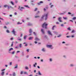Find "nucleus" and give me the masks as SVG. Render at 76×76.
I'll use <instances>...</instances> for the list:
<instances>
[{
    "label": "nucleus",
    "mask_w": 76,
    "mask_h": 76,
    "mask_svg": "<svg viewBox=\"0 0 76 76\" xmlns=\"http://www.w3.org/2000/svg\"><path fill=\"white\" fill-rule=\"evenodd\" d=\"M37 10H38V8H36L35 9V10H34V11H37Z\"/></svg>",
    "instance_id": "nucleus-34"
},
{
    "label": "nucleus",
    "mask_w": 76,
    "mask_h": 76,
    "mask_svg": "<svg viewBox=\"0 0 76 76\" xmlns=\"http://www.w3.org/2000/svg\"><path fill=\"white\" fill-rule=\"evenodd\" d=\"M25 69H27V70H28V69H29L28 67L27 66H26L25 67Z\"/></svg>",
    "instance_id": "nucleus-26"
},
{
    "label": "nucleus",
    "mask_w": 76,
    "mask_h": 76,
    "mask_svg": "<svg viewBox=\"0 0 76 76\" xmlns=\"http://www.w3.org/2000/svg\"><path fill=\"white\" fill-rule=\"evenodd\" d=\"M29 49H27L26 50V51H27V52H29Z\"/></svg>",
    "instance_id": "nucleus-43"
},
{
    "label": "nucleus",
    "mask_w": 76,
    "mask_h": 76,
    "mask_svg": "<svg viewBox=\"0 0 76 76\" xmlns=\"http://www.w3.org/2000/svg\"><path fill=\"white\" fill-rule=\"evenodd\" d=\"M19 52H20V51H17V53H18Z\"/></svg>",
    "instance_id": "nucleus-44"
},
{
    "label": "nucleus",
    "mask_w": 76,
    "mask_h": 76,
    "mask_svg": "<svg viewBox=\"0 0 76 76\" xmlns=\"http://www.w3.org/2000/svg\"><path fill=\"white\" fill-rule=\"evenodd\" d=\"M10 39L11 40H12V39H13V38H11Z\"/></svg>",
    "instance_id": "nucleus-55"
},
{
    "label": "nucleus",
    "mask_w": 76,
    "mask_h": 76,
    "mask_svg": "<svg viewBox=\"0 0 76 76\" xmlns=\"http://www.w3.org/2000/svg\"><path fill=\"white\" fill-rule=\"evenodd\" d=\"M64 25H63V24H61V26H64Z\"/></svg>",
    "instance_id": "nucleus-52"
},
{
    "label": "nucleus",
    "mask_w": 76,
    "mask_h": 76,
    "mask_svg": "<svg viewBox=\"0 0 76 76\" xmlns=\"http://www.w3.org/2000/svg\"><path fill=\"white\" fill-rule=\"evenodd\" d=\"M15 69H17V68H18V65H16V66L15 67Z\"/></svg>",
    "instance_id": "nucleus-27"
},
{
    "label": "nucleus",
    "mask_w": 76,
    "mask_h": 76,
    "mask_svg": "<svg viewBox=\"0 0 76 76\" xmlns=\"http://www.w3.org/2000/svg\"><path fill=\"white\" fill-rule=\"evenodd\" d=\"M13 76H16V74H15V72L13 73Z\"/></svg>",
    "instance_id": "nucleus-31"
},
{
    "label": "nucleus",
    "mask_w": 76,
    "mask_h": 76,
    "mask_svg": "<svg viewBox=\"0 0 76 76\" xmlns=\"http://www.w3.org/2000/svg\"><path fill=\"white\" fill-rule=\"evenodd\" d=\"M33 76V75H29V76Z\"/></svg>",
    "instance_id": "nucleus-59"
},
{
    "label": "nucleus",
    "mask_w": 76,
    "mask_h": 76,
    "mask_svg": "<svg viewBox=\"0 0 76 76\" xmlns=\"http://www.w3.org/2000/svg\"><path fill=\"white\" fill-rule=\"evenodd\" d=\"M12 64V62L10 63V65H11Z\"/></svg>",
    "instance_id": "nucleus-51"
},
{
    "label": "nucleus",
    "mask_w": 76,
    "mask_h": 76,
    "mask_svg": "<svg viewBox=\"0 0 76 76\" xmlns=\"http://www.w3.org/2000/svg\"><path fill=\"white\" fill-rule=\"evenodd\" d=\"M24 74H26V72H24Z\"/></svg>",
    "instance_id": "nucleus-64"
},
{
    "label": "nucleus",
    "mask_w": 76,
    "mask_h": 76,
    "mask_svg": "<svg viewBox=\"0 0 76 76\" xmlns=\"http://www.w3.org/2000/svg\"><path fill=\"white\" fill-rule=\"evenodd\" d=\"M8 24H9V22H7V23H6V25H8Z\"/></svg>",
    "instance_id": "nucleus-29"
},
{
    "label": "nucleus",
    "mask_w": 76,
    "mask_h": 76,
    "mask_svg": "<svg viewBox=\"0 0 76 76\" xmlns=\"http://www.w3.org/2000/svg\"><path fill=\"white\" fill-rule=\"evenodd\" d=\"M56 26H53V27L52 28V30H54V28Z\"/></svg>",
    "instance_id": "nucleus-36"
},
{
    "label": "nucleus",
    "mask_w": 76,
    "mask_h": 76,
    "mask_svg": "<svg viewBox=\"0 0 76 76\" xmlns=\"http://www.w3.org/2000/svg\"><path fill=\"white\" fill-rule=\"evenodd\" d=\"M28 26H32V24H31L30 23H28Z\"/></svg>",
    "instance_id": "nucleus-15"
},
{
    "label": "nucleus",
    "mask_w": 76,
    "mask_h": 76,
    "mask_svg": "<svg viewBox=\"0 0 76 76\" xmlns=\"http://www.w3.org/2000/svg\"><path fill=\"white\" fill-rule=\"evenodd\" d=\"M5 69H2L1 70V72H3V71H4L5 70Z\"/></svg>",
    "instance_id": "nucleus-35"
},
{
    "label": "nucleus",
    "mask_w": 76,
    "mask_h": 76,
    "mask_svg": "<svg viewBox=\"0 0 76 76\" xmlns=\"http://www.w3.org/2000/svg\"><path fill=\"white\" fill-rule=\"evenodd\" d=\"M58 20L60 22H62L63 21L61 20V19H62V18L61 17H59L58 18Z\"/></svg>",
    "instance_id": "nucleus-4"
},
{
    "label": "nucleus",
    "mask_w": 76,
    "mask_h": 76,
    "mask_svg": "<svg viewBox=\"0 0 76 76\" xmlns=\"http://www.w3.org/2000/svg\"><path fill=\"white\" fill-rule=\"evenodd\" d=\"M13 50V48H11L9 50V51H11V50Z\"/></svg>",
    "instance_id": "nucleus-23"
},
{
    "label": "nucleus",
    "mask_w": 76,
    "mask_h": 76,
    "mask_svg": "<svg viewBox=\"0 0 76 76\" xmlns=\"http://www.w3.org/2000/svg\"><path fill=\"white\" fill-rule=\"evenodd\" d=\"M37 67L38 69H40V67H39V66H38Z\"/></svg>",
    "instance_id": "nucleus-53"
},
{
    "label": "nucleus",
    "mask_w": 76,
    "mask_h": 76,
    "mask_svg": "<svg viewBox=\"0 0 76 76\" xmlns=\"http://www.w3.org/2000/svg\"><path fill=\"white\" fill-rule=\"evenodd\" d=\"M37 58H38V59H39V58H40V57H37Z\"/></svg>",
    "instance_id": "nucleus-61"
},
{
    "label": "nucleus",
    "mask_w": 76,
    "mask_h": 76,
    "mask_svg": "<svg viewBox=\"0 0 76 76\" xmlns=\"http://www.w3.org/2000/svg\"><path fill=\"white\" fill-rule=\"evenodd\" d=\"M47 47L48 48H51L52 47V45H47Z\"/></svg>",
    "instance_id": "nucleus-7"
},
{
    "label": "nucleus",
    "mask_w": 76,
    "mask_h": 76,
    "mask_svg": "<svg viewBox=\"0 0 76 76\" xmlns=\"http://www.w3.org/2000/svg\"><path fill=\"white\" fill-rule=\"evenodd\" d=\"M39 16H37L35 17V18H39Z\"/></svg>",
    "instance_id": "nucleus-37"
},
{
    "label": "nucleus",
    "mask_w": 76,
    "mask_h": 76,
    "mask_svg": "<svg viewBox=\"0 0 76 76\" xmlns=\"http://www.w3.org/2000/svg\"><path fill=\"white\" fill-rule=\"evenodd\" d=\"M62 44H65V42H62Z\"/></svg>",
    "instance_id": "nucleus-58"
},
{
    "label": "nucleus",
    "mask_w": 76,
    "mask_h": 76,
    "mask_svg": "<svg viewBox=\"0 0 76 76\" xmlns=\"http://www.w3.org/2000/svg\"><path fill=\"white\" fill-rule=\"evenodd\" d=\"M56 24H59V23L58 22H57L56 23Z\"/></svg>",
    "instance_id": "nucleus-50"
},
{
    "label": "nucleus",
    "mask_w": 76,
    "mask_h": 76,
    "mask_svg": "<svg viewBox=\"0 0 76 76\" xmlns=\"http://www.w3.org/2000/svg\"><path fill=\"white\" fill-rule=\"evenodd\" d=\"M48 13L47 14L44 15H42V19H43L44 17H45V20H47V18H48Z\"/></svg>",
    "instance_id": "nucleus-1"
},
{
    "label": "nucleus",
    "mask_w": 76,
    "mask_h": 76,
    "mask_svg": "<svg viewBox=\"0 0 76 76\" xmlns=\"http://www.w3.org/2000/svg\"><path fill=\"white\" fill-rule=\"evenodd\" d=\"M73 20H75V19H76V17H74L72 18Z\"/></svg>",
    "instance_id": "nucleus-30"
},
{
    "label": "nucleus",
    "mask_w": 76,
    "mask_h": 76,
    "mask_svg": "<svg viewBox=\"0 0 76 76\" xmlns=\"http://www.w3.org/2000/svg\"><path fill=\"white\" fill-rule=\"evenodd\" d=\"M33 34H34V35H37V34H36V33H35V32H34Z\"/></svg>",
    "instance_id": "nucleus-40"
},
{
    "label": "nucleus",
    "mask_w": 76,
    "mask_h": 76,
    "mask_svg": "<svg viewBox=\"0 0 76 76\" xmlns=\"http://www.w3.org/2000/svg\"><path fill=\"white\" fill-rule=\"evenodd\" d=\"M75 32V30H73L72 31V33H73V32Z\"/></svg>",
    "instance_id": "nucleus-39"
},
{
    "label": "nucleus",
    "mask_w": 76,
    "mask_h": 76,
    "mask_svg": "<svg viewBox=\"0 0 76 76\" xmlns=\"http://www.w3.org/2000/svg\"><path fill=\"white\" fill-rule=\"evenodd\" d=\"M21 75H22L23 74V72H21L20 73Z\"/></svg>",
    "instance_id": "nucleus-48"
},
{
    "label": "nucleus",
    "mask_w": 76,
    "mask_h": 76,
    "mask_svg": "<svg viewBox=\"0 0 76 76\" xmlns=\"http://www.w3.org/2000/svg\"><path fill=\"white\" fill-rule=\"evenodd\" d=\"M53 6H54V5H52L50 7V8H52V7H53Z\"/></svg>",
    "instance_id": "nucleus-42"
},
{
    "label": "nucleus",
    "mask_w": 76,
    "mask_h": 76,
    "mask_svg": "<svg viewBox=\"0 0 76 76\" xmlns=\"http://www.w3.org/2000/svg\"><path fill=\"white\" fill-rule=\"evenodd\" d=\"M14 14L15 15H17V13L16 12H15Z\"/></svg>",
    "instance_id": "nucleus-54"
},
{
    "label": "nucleus",
    "mask_w": 76,
    "mask_h": 76,
    "mask_svg": "<svg viewBox=\"0 0 76 76\" xmlns=\"http://www.w3.org/2000/svg\"><path fill=\"white\" fill-rule=\"evenodd\" d=\"M66 37H67V38H69V37H70V36H67Z\"/></svg>",
    "instance_id": "nucleus-49"
},
{
    "label": "nucleus",
    "mask_w": 76,
    "mask_h": 76,
    "mask_svg": "<svg viewBox=\"0 0 76 76\" xmlns=\"http://www.w3.org/2000/svg\"><path fill=\"white\" fill-rule=\"evenodd\" d=\"M10 17H12V15H10Z\"/></svg>",
    "instance_id": "nucleus-63"
},
{
    "label": "nucleus",
    "mask_w": 76,
    "mask_h": 76,
    "mask_svg": "<svg viewBox=\"0 0 76 76\" xmlns=\"http://www.w3.org/2000/svg\"><path fill=\"white\" fill-rule=\"evenodd\" d=\"M69 21H70V22H73V21L72 20H70Z\"/></svg>",
    "instance_id": "nucleus-47"
},
{
    "label": "nucleus",
    "mask_w": 76,
    "mask_h": 76,
    "mask_svg": "<svg viewBox=\"0 0 76 76\" xmlns=\"http://www.w3.org/2000/svg\"><path fill=\"white\" fill-rule=\"evenodd\" d=\"M41 31L42 32L43 34H44V30L43 29H42Z\"/></svg>",
    "instance_id": "nucleus-14"
},
{
    "label": "nucleus",
    "mask_w": 76,
    "mask_h": 76,
    "mask_svg": "<svg viewBox=\"0 0 76 76\" xmlns=\"http://www.w3.org/2000/svg\"><path fill=\"white\" fill-rule=\"evenodd\" d=\"M12 33L14 35H16V31H15V29L13 30Z\"/></svg>",
    "instance_id": "nucleus-5"
},
{
    "label": "nucleus",
    "mask_w": 76,
    "mask_h": 76,
    "mask_svg": "<svg viewBox=\"0 0 76 76\" xmlns=\"http://www.w3.org/2000/svg\"><path fill=\"white\" fill-rule=\"evenodd\" d=\"M23 35L22 34H21V36H20L21 37H22Z\"/></svg>",
    "instance_id": "nucleus-60"
},
{
    "label": "nucleus",
    "mask_w": 76,
    "mask_h": 76,
    "mask_svg": "<svg viewBox=\"0 0 76 76\" xmlns=\"http://www.w3.org/2000/svg\"><path fill=\"white\" fill-rule=\"evenodd\" d=\"M22 23H20V22H18L17 24L18 25H19V24H22Z\"/></svg>",
    "instance_id": "nucleus-17"
},
{
    "label": "nucleus",
    "mask_w": 76,
    "mask_h": 76,
    "mask_svg": "<svg viewBox=\"0 0 76 76\" xmlns=\"http://www.w3.org/2000/svg\"><path fill=\"white\" fill-rule=\"evenodd\" d=\"M25 47H27V46H28V44H26L25 45Z\"/></svg>",
    "instance_id": "nucleus-46"
},
{
    "label": "nucleus",
    "mask_w": 76,
    "mask_h": 76,
    "mask_svg": "<svg viewBox=\"0 0 76 76\" xmlns=\"http://www.w3.org/2000/svg\"><path fill=\"white\" fill-rule=\"evenodd\" d=\"M24 9V7H21L20 9V11H22L23 10L22 9Z\"/></svg>",
    "instance_id": "nucleus-13"
},
{
    "label": "nucleus",
    "mask_w": 76,
    "mask_h": 76,
    "mask_svg": "<svg viewBox=\"0 0 76 76\" xmlns=\"http://www.w3.org/2000/svg\"><path fill=\"white\" fill-rule=\"evenodd\" d=\"M35 41H39L40 39L38 38V37H36L35 38Z\"/></svg>",
    "instance_id": "nucleus-6"
},
{
    "label": "nucleus",
    "mask_w": 76,
    "mask_h": 76,
    "mask_svg": "<svg viewBox=\"0 0 76 76\" xmlns=\"http://www.w3.org/2000/svg\"><path fill=\"white\" fill-rule=\"evenodd\" d=\"M47 25H48V24H46V23L45 22L42 24V28H45V29H47Z\"/></svg>",
    "instance_id": "nucleus-2"
},
{
    "label": "nucleus",
    "mask_w": 76,
    "mask_h": 76,
    "mask_svg": "<svg viewBox=\"0 0 76 76\" xmlns=\"http://www.w3.org/2000/svg\"><path fill=\"white\" fill-rule=\"evenodd\" d=\"M4 7H8V9H9L10 7L12 8V9H13V7H12L11 6H10V7H9V6H8L7 5H5L4 6Z\"/></svg>",
    "instance_id": "nucleus-3"
},
{
    "label": "nucleus",
    "mask_w": 76,
    "mask_h": 76,
    "mask_svg": "<svg viewBox=\"0 0 76 76\" xmlns=\"http://www.w3.org/2000/svg\"><path fill=\"white\" fill-rule=\"evenodd\" d=\"M10 3H11V4H12V5H14V3L12 1H11Z\"/></svg>",
    "instance_id": "nucleus-19"
},
{
    "label": "nucleus",
    "mask_w": 76,
    "mask_h": 76,
    "mask_svg": "<svg viewBox=\"0 0 76 76\" xmlns=\"http://www.w3.org/2000/svg\"><path fill=\"white\" fill-rule=\"evenodd\" d=\"M68 30H69V31H71V29H70V28L69 27L67 28Z\"/></svg>",
    "instance_id": "nucleus-25"
},
{
    "label": "nucleus",
    "mask_w": 76,
    "mask_h": 76,
    "mask_svg": "<svg viewBox=\"0 0 76 76\" xmlns=\"http://www.w3.org/2000/svg\"><path fill=\"white\" fill-rule=\"evenodd\" d=\"M38 73L39 75H41V72H40V71H38Z\"/></svg>",
    "instance_id": "nucleus-22"
},
{
    "label": "nucleus",
    "mask_w": 76,
    "mask_h": 76,
    "mask_svg": "<svg viewBox=\"0 0 76 76\" xmlns=\"http://www.w3.org/2000/svg\"><path fill=\"white\" fill-rule=\"evenodd\" d=\"M26 37H27V36H25L24 37V39H26Z\"/></svg>",
    "instance_id": "nucleus-18"
},
{
    "label": "nucleus",
    "mask_w": 76,
    "mask_h": 76,
    "mask_svg": "<svg viewBox=\"0 0 76 76\" xmlns=\"http://www.w3.org/2000/svg\"><path fill=\"white\" fill-rule=\"evenodd\" d=\"M15 51H14L12 53V54H15Z\"/></svg>",
    "instance_id": "nucleus-41"
},
{
    "label": "nucleus",
    "mask_w": 76,
    "mask_h": 76,
    "mask_svg": "<svg viewBox=\"0 0 76 76\" xmlns=\"http://www.w3.org/2000/svg\"><path fill=\"white\" fill-rule=\"evenodd\" d=\"M4 72H2L1 73V75L2 76H3L4 75Z\"/></svg>",
    "instance_id": "nucleus-12"
},
{
    "label": "nucleus",
    "mask_w": 76,
    "mask_h": 76,
    "mask_svg": "<svg viewBox=\"0 0 76 76\" xmlns=\"http://www.w3.org/2000/svg\"><path fill=\"white\" fill-rule=\"evenodd\" d=\"M6 32H7V33H10V32L9 31V30H6Z\"/></svg>",
    "instance_id": "nucleus-21"
},
{
    "label": "nucleus",
    "mask_w": 76,
    "mask_h": 76,
    "mask_svg": "<svg viewBox=\"0 0 76 76\" xmlns=\"http://www.w3.org/2000/svg\"><path fill=\"white\" fill-rule=\"evenodd\" d=\"M18 40H19V41H22V39H18Z\"/></svg>",
    "instance_id": "nucleus-33"
},
{
    "label": "nucleus",
    "mask_w": 76,
    "mask_h": 76,
    "mask_svg": "<svg viewBox=\"0 0 76 76\" xmlns=\"http://www.w3.org/2000/svg\"><path fill=\"white\" fill-rule=\"evenodd\" d=\"M48 33L49 34V35H52V34H51V32H50V31H48Z\"/></svg>",
    "instance_id": "nucleus-9"
},
{
    "label": "nucleus",
    "mask_w": 76,
    "mask_h": 76,
    "mask_svg": "<svg viewBox=\"0 0 76 76\" xmlns=\"http://www.w3.org/2000/svg\"><path fill=\"white\" fill-rule=\"evenodd\" d=\"M13 42H12V44L11 45V47H13Z\"/></svg>",
    "instance_id": "nucleus-28"
},
{
    "label": "nucleus",
    "mask_w": 76,
    "mask_h": 76,
    "mask_svg": "<svg viewBox=\"0 0 76 76\" xmlns=\"http://www.w3.org/2000/svg\"><path fill=\"white\" fill-rule=\"evenodd\" d=\"M50 61H52V59L51 58L50 59Z\"/></svg>",
    "instance_id": "nucleus-56"
},
{
    "label": "nucleus",
    "mask_w": 76,
    "mask_h": 76,
    "mask_svg": "<svg viewBox=\"0 0 76 76\" xmlns=\"http://www.w3.org/2000/svg\"><path fill=\"white\" fill-rule=\"evenodd\" d=\"M68 15H71V13H70V12H69L68 13Z\"/></svg>",
    "instance_id": "nucleus-45"
},
{
    "label": "nucleus",
    "mask_w": 76,
    "mask_h": 76,
    "mask_svg": "<svg viewBox=\"0 0 76 76\" xmlns=\"http://www.w3.org/2000/svg\"><path fill=\"white\" fill-rule=\"evenodd\" d=\"M25 7H28V8L29 7L28 5H25Z\"/></svg>",
    "instance_id": "nucleus-38"
},
{
    "label": "nucleus",
    "mask_w": 76,
    "mask_h": 76,
    "mask_svg": "<svg viewBox=\"0 0 76 76\" xmlns=\"http://www.w3.org/2000/svg\"><path fill=\"white\" fill-rule=\"evenodd\" d=\"M61 35L60 34V35H59L58 36H57V37H58H58H61Z\"/></svg>",
    "instance_id": "nucleus-32"
},
{
    "label": "nucleus",
    "mask_w": 76,
    "mask_h": 76,
    "mask_svg": "<svg viewBox=\"0 0 76 76\" xmlns=\"http://www.w3.org/2000/svg\"><path fill=\"white\" fill-rule=\"evenodd\" d=\"M41 3H43V2L42 1H40L39 3H38L37 4L38 5H40Z\"/></svg>",
    "instance_id": "nucleus-8"
},
{
    "label": "nucleus",
    "mask_w": 76,
    "mask_h": 76,
    "mask_svg": "<svg viewBox=\"0 0 76 76\" xmlns=\"http://www.w3.org/2000/svg\"><path fill=\"white\" fill-rule=\"evenodd\" d=\"M34 66L35 67H36V66H35V64H34Z\"/></svg>",
    "instance_id": "nucleus-62"
},
{
    "label": "nucleus",
    "mask_w": 76,
    "mask_h": 76,
    "mask_svg": "<svg viewBox=\"0 0 76 76\" xmlns=\"http://www.w3.org/2000/svg\"><path fill=\"white\" fill-rule=\"evenodd\" d=\"M19 46L20 48H21V47H22V44H20V45H19Z\"/></svg>",
    "instance_id": "nucleus-24"
},
{
    "label": "nucleus",
    "mask_w": 76,
    "mask_h": 76,
    "mask_svg": "<svg viewBox=\"0 0 76 76\" xmlns=\"http://www.w3.org/2000/svg\"><path fill=\"white\" fill-rule=\"evenodd\" d=\"M35 44H37V42L35 41Z\"/></svg>",
    "instance_id": "nucleus-57"
},
{
    "label": "nucleus",
    "mask_w": 76,
    "mask_h": 76,
    "mask_svg": "<svg viewBox=\"0 0 76 76\" xmlns=\"http://www.w3.org/2000/svg\"><path fill=\"white\" fill-rule=\"evenodd\" d=\"M34 38V37H30L28 39L29 40H31V39H32Z\"/></svg>",
    "instance_id": "nucleus-10"
},
{
    "label": "nucleus",
    "mask_w": 76,
    "mask_h": 76,
    "mask_svg": "<svg viewBox=\"0 0 76 76\" xmlns=\"http://www.w3.org/2000/svg\"><path fill=\"white\" fill-rule=\"evenodd\" d=\"M42 51H43L44 52V51H45V48H43V49H42Z\"/></svg>",
    "instance_id": "nucleus-16"
},
{
    "label": "nucleus",
    "mask_w": 76,
    "mask_h": 76,
    "mask_svg": "<svg viewBox=\"0 0 76 76\" xmlns=\"http://www.w3.org/2000/svg\"><path fill=\"white\" fill-rule=\"evenodd\" d=\"M29 33H32V29H30L29 30Z\"/></svg>",
    "instance_id": "nucleus-11"
},
{
    "label": "nucleus",
    "mask_w": 76,
    "mask_h": 76,
    "mask_svg": "<svg viewBox=\"0 0 76 76\" xmlns=\"http://www.w3.org/2000/svg\"><path fill=\"white\" fill-rule=\"evenodd\" d=\"M64 19H65V20L66 19H67V17H63Z\"/></svg>",
    "instance_id": "nucleus-20"
}]
</instances>
